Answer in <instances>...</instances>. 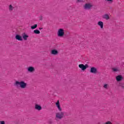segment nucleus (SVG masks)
<instances>
[{"mask_svg": "<svg viewBox=\"0 0 124 124\" xmlns=\"http://www.w3.org/2000/svg\"><path fill=\"white\" fill-rule=\"evenodd\" d=\"M27 83L24 81H16L14 84V86L16 88H21V89H26L27 86Z\"/></svg>", "mask_w": 124, "mask_h": 124, "instance_id": "nucleus-1", "label": "nucleus"}, {"mask_svg": "<svg viewBox=\"0 0 124 124\" xmlns=\"http://www.w3.org/2000/svg\"><path fill=\"white\" fill-rule=\"evenodd\" d=\"M64 117V112H58L56 114V118L59 120H62Z\"/></svg>", "mask_w": 124, "mask_h": 124, "instance_id": "nucleus-2", "label": "nucleus"}, {"mask_svg": "<svg viewBox=\"0 0 124 124\" xmlns=\"http://www.w3.org/2000/svg\"><path fill=\"white\" fill-rule=\"evenodd\" d=\"M57 35L59 37H62L63 35H64V30L62 29H59L57 32Z\"/></svg>", "mask_w": 124, "mask_h": 124, "instance_id": "nucleus-3", "label": "nucleus"}, {"mask_svg": "<svg viewBox=\"0 0 124 124\" xmlns=\"http://www.w3.org/2000/svg\"><path fill=\"white\" fill-rule=\"evenodd\" d=\"M78 67L81 69L82 71H85L87 68H89V65L88 64H86L85 65L84 64H80L78 65Z\"/></svg>", "mask_w": 124, "mask_h": 124, "instance_id": "nucleus-4", "label": "nucleus"}, {"mask_svg": "<svg viewBox=\"0 0 124 124\" xmlns=\"http://www.w3.org/2000/svg\"><path fill=\"white\" fill-rule=\"evenodd\" d=\"M27 71L30 72V73H33L35 71V69L33 66H29L27 68Z\"/></svg>", "mask_w": 124, "mask_h": 124, "instance_id": "nucleus-5", "label": "nucleus"}, {"mask_svg": "<svg viewBox=\"0 0 124 124\" xmlns=\"http://www.w3.org/2000/svg\"><path fill=\"white\" fill-rule=\"evenodd\" d=\"M90 73L93 74H96L97 73V69L94 67H92L90 69Z\"/></svg>", "mask_w": 124, "mask_h": 124, "instance_id": "nucleus-6", "label": "nucleus"}, {"mask_svg": "<svg viewBox=\"0 0 124 124\" xmlns=\"http://www.w3.org/2000/svg\"><path fill=\"white\" fill-rule=\"evenodd\" d=\"M56 106L57 107L59 111L62 112V108H61V105L60 104V100H57V102L55 103Z\"/></svg>", "mask_w": 124, "mask_h": 124, "instance_id": "nucleus-7", "label": "nucleus"}, {"mask_svg": "<svg viewBox=\"0 0 124 124\" xmlns=\"http://www.w3.org/2000/svg\"><path fill=\"white\" fill-rule=\"evenodd\" d=\"M92 7H93V5L90 3H86L84 6V9H91Z\"/></svg>", "mask_w": 124, "mask_h": 124, "instance_id": "nucleus-8", "label": "nucleus"}, {"mask_svg": "<svg viewBox=\"0 0 124 124\" xmlns=\"http://www.w3.org/2000/svg\"><path fill=\"white\" fill-rule=\"evenodd\" d=\"M15 38L16 40L18 41H23V37L19 34H16L15 36Z\"/></svg>", "mask_w": 124, "mask_h": 124, "instance_id": "nucleus-9", "label": "nucleus"}, {"mask_svg": "<svg viewBox=\"0 0 124 124\" xmlns=\"http://www.w3.org/2000/svg\"><path fill=\"white\" fill-rule=\"evenodd\" d=\"M116 79L117 82H121V81L124 79V77L123 76L120 75L116 76Z\"/></svg>", "mask_w": 124, "mask_h": 124, "instance_id": "nucleus-10", "label": "nucleus"}, {"mask_svg": "<svg viewBox=\"0 0 124 124\" xmlns=\"http://www.w3.org/2000/svg\"><path fill=\"white\" fill-rule=\"evenodd\" d=\"M22 38H23L24 40L25 41L28 40V38L29 37V35L27 34L26 33L24 32L22 34Z\"/></svg>", "mask_w": 124, "mask_h": 124, "instance_id": "nucleus-11", "label": "nucleus"}, {"mask_svg": "<svg viewBox=\"0 0 124 124\" xmlns=\"http://www.w3.org/2000/svg\"><path fill=\"white\" fill-rule=\"evenodd\" d=\"M51 54L52 55H54V56H56V55H58V54H59V51H58L56 49H53L51 50Z\"/></svg>", "mask_w": 124, "mask_h": 124, "instance_id": "nucleus-12", "label": "nucleus"}, {"mask_svg": "<svg viewBox=\"0 0 124 124\" xmlns=\"http://www.w3.org/2000/svg\"><path fill=\"white\" fill-rule=\"evenodd\" d=\"M35 109L38 110V111H40L42 109V107L38 104H36L35 105Z\"/></svg>", "mask_w": 124, "mask_h": 124, "instance_id": "nucleus-13", "label": "nucleus"}, {"mask_svg": "<svg viewBox=\"0 0 124 124\" xmlns=\"http://www.w3.org/2000/svg\"><path fill=\"white\" fill-rule=\"evenodd\" d=\"M103 19H106V20H109L110 16L108 14H105L102 16Z\"/></svg>", "mask_w": 124, "mask_h": 124, "instance_id": "nucleus-14", "label": "nucleus"}, {"mask_svg": "<svg viewBox=\"0 0 124 124\" xmlns=\"http://www.w3.org/2000/svg\"><path fill=\"white\" fill-rule=\"evenodd\" d=\"M98 25L100 27L101 29H103V22L99 21L98 22Z\"/></svg>", "mask_w": 124, "mask_h": 124, "instance_id": "nucleus-15", "label": "nucleus"}, {"mask_svg": "<svg viewBox=\"0 0 124 124\" xmlns=\"http://www.w3.org/2000/svg\"><path fill=\"white\" fill-rule=\"evenodd\" d=\"M14 9V7L12 5L10 4L9 6V10L10 11H12Z\"/></svg>", "mask_w": 124, "mask_h": 124, "instance_id": "nucleus-16", "label": "nucleus"}, {"mask_svg": "<svg viewBox=\"0 0 124 124\" xmlns=\"http://www.w3.org/2000/svg\"><path fill=\"white\" fill-rule=\"evenodd\" d=\"M33 32L35 34H39V33H40V31L38 30H34Z\"/></svg>", "mask_w": 124, "mask_h": 124, "instance_id": "nucleus-17", "label": "nucleus"}, {"mask_svg": "<svg viewBox=\"0 0 124 124\" xmlns=\"http://www.w3.org/2000/svg\"><path fill=\"white\" fill-rule=\"evenodd\" d=\"M37 28V24H34V25L31 26V30H34V29H36Z\"/></svg>", "mask_w": 124, "mask_h": 124, "instance_id": "nucleus-18", "label": "nucleus"}, {"mask_svg": "<svg viewBox=\"0 0 124 124\" xmlns=\"http://www.w3.org/2000/svg\"><path fill=\"white\" fill-rule=\"evenodd\" d=\"M112 70L114 72H117V71H120V70L115 68H113Z\"/></svg>", "mask_w": 124, "mask_h": 124, "instance_id": "nucleus-19", "label": "nucleus"}, {"mask_svg": "<svg viewBox=\"0 0 124 124\" xmlns=\"http://www.w3.org/2000/svg\"><path fill=\"white\" fill-rule=\"evenodd\" d=\"M49 124H55V122L52 120H49Z\"/></svg>", "mask_w": 124, "mask_h": 124, "instance_id": "nucleus-20", "label": "nucleus"}, {"mask_svg": "<svg viewBox=\"0 0 124 124\" xmlns=\"http://www.w3.org/2000/svg\"><path fill=\"white\" fill-rule=\"evenodd\" d=\"M120 87H121V88H122V89H124V85L122 84V83H120L119 84Z\"/></svg>", "mask_w": 124, "mask_h": 124, "instance_id": "nucleus-21", "label": "nucleus"}, {"mask_svg": "<svg viewBox=\"0 0 124 124\" xmlns=\"http://www.w3.org/2000/svg\"><path fill=\"white\" fill-rule=\"evenodd\" d=\"M42 20H43V16H41L39 17V20H40V21H42Z\"/></svg>", "mask_w": 124, "mask_h": 124, "instance_id": "nucleus-22", "label": "nucleus"}, {"mask_svg": "<svg viewBox=\"0 0 124 124\" xmlns=\"http://www.w3.org/2000/svg\"><path fill=\"white\" fill-rule=\"evenodd\" d=\"M107 87H108V84H104V88H105V89H107Z\"/></svg>", "mask_w": 124, "mask_h": 124, "instance_id": "nucleus-23", "label": "nucleus"}, {"mask_svg": "<svg viewBox=\"0 0 124 124\" xmlns=\"http://www.w3.org/2000/svg\"><path fill=\"white\" fill-rule=\"evenodd\" d=\"M105 124H112V123H111V122L108 121V122H106Z\"/></svg>", "mask_w": 124, "mask_h": 124, "instance_id": "nucleus-24", "label": "nucleus"}, {"mask_svg": "<svg viewBox=\"0 0 124 124\" xmlns=\"http://www.w3.org/2000/svg\"><path fill=\"white\" fill-rule=\"evenodd\" d=\"M0 124H5V122L4 121H0Z\"/></svg>", "mask_w": 124, "mask_h": 124, "instance_id": "nucleus-25", "label": "nucleus"}, {"mask_svg": "<svg viewBox=\"0 0 124 124\" xmlns=\"http://www.w3.org/2000/svg\"><path fill=\"white\" fill-rule=\"evenodd\" d=\"M82 1V0H77V2L78 3V2H81Z\"/></svg>", "mask_w": 124, "mask_h": 124, "instance_id": "nucleus-26", "label": "nucleus"}, {"mask_svg": "<svg viewBox=\"0 0 124 124\" xmlns=\"http://www.w3.org/2000/svg\"><path fill=\"white\" fill-rule=\"evenodd\" d=\"M107 0V1H110L111 3L113 2V0Z\"/></svg>", "mask_w": 124, "mask_h": 124, "instance_id": "nucleus-27", "label": "nucleus"}, {"mask_svg": "<svg viewBox=\"0 0 124 124\" xmlns=\"http://www.w3.org/2000/svg\"><path fill=\"white\" fill-rule=\"evenodd\" d=\"M39 30H43V28H39Z\"/></svg>", "mask_w": 124, "mask_h": 124, "instance_id": "nucleus-28", "label": "nucleus"}]
</instances>
